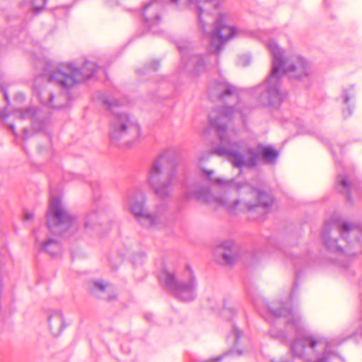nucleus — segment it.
I'll return each instance as SVG.
<instances>
[{"label":"nucleus","mask_w":362,"mask_h":362,"mask_svg":"<svg viewBox=\"0 0 362 362\" xmlns=\"http://www.w3.org/2000/svg\"><path fill=\"white\" fill-rule=\"evenodd\" d=\"M211 96L217 97L224 103L218 112L209 115L211 127L216 129L219 144L213 146V152L220 156L226 157L230 163L240 170L243 168L255 167L262 159L265 164H274L279 157V152L270 146L258 144L257 148H247L243 142L235 141L230 132L226 130L227 122L238 119L244 122L247 109L240 110L239 95L235 87L224 79L211 85L209 89Z\"/></svg>","instance_id":"obj_1"},{"label":"nucleus","mask_w":362,"mask_h":362,"mask_svg":"<svg viewBox=\"0 0 362 362\" xmlns=\"http://www.w3.org/2000/svg\"><path fill=\"white\" fill-rule=\"evenodd\" d=\"M172 4L188 3L198 15L199 24L204 37L209 42V54L204 57L194 54L188 42L177 45L180 55V66L193 75H199L217 64L216 55L222 49L225 42L238 35V30L233 25L235 16L222 8L219 0H169Z\"/></svg>","instance_id":"obj_2"},{"label":"nucleus","mask_w":362,"mask_h":362,"mask_svg":"<svg viewBox=\"0 0 362 362\" xmlns=\"http://www.w3.org/2000/svg\"><path fill=\"white\" fill-rule=\"evenodd\" d=\"M203 175L211 185L234 191L242 196L248 195L250 197H255L257 200L254 203L249 201L242 203L240 199H230L228 194L223 196H215L208 189L202 187L200 183L189 184L185 180L182 185L186 199H194L215 207H223L231 214L247 211L248 218L252 221L264 216L272 203L273 199L269 194L252 187L246 182L240 181L239 177L233 179L214 177V170H203Z\"/></svg>","instance_id":"obj_3"},{"label":"nucleus","mask_w":362,"mask_h":362,"mask_svg":"<svg viewBox=\"0 0 362 362\" xmlns=\"http://www.w3.org/2000/svg\"><path fill=\"white\" fill-rule=\"evenodd\" d=\"M254 305L267 320L274 317L291 324L294 327L296 333L289 348L294 358L303 362H331L337 357L327 337L319 333L304 330L303 320L296 310L290 309L280 301L268 304L259 299L254 300Z\"/></svg>","instance_id":"obj_4"},{"label":"nucleus","mask_w":362,"mask_h":362,"mask_svg":"<svg viewBox=\"0 0 362 362\" xmlns=\"http://www.w3.org/2000/svg\"><path fill=\"white\" fill-rule=\"evenodd\" d=\"M266 46L272 56L271 74L266 81L252 89V94L263 106L277 107L283 100L281 78L286 74L291 79L305 81L311 76L309 63L298 54L285 55L284 50L270 39Z\"/></svg>","instance_id":"obj_5"},{"label":"nucleus","mask_w":362,"mask_h":362,"mask_svg":"<svg viewBox=\"0 0 362 362\" xmlns=\"http://www.w3.org/2000/svg\"><path fill=\"white\" fill-rule=\"evenodd\" d=\"M47 225L49 233L41 230L35 232V245L51 257L62 254V247L56 235L69 238L78 230V221L74 218L59 196L50 194L49 209L47 212Z\"/></svg>","instance_id":"obj_6"},{"label":"nucleus","mask_w":362,"mask_h":362,"mask_svg":"<svg viewBox=\"0 0 362 362\" xmlns=\"http://www.w3.org/2000/svg\"><path fill=\"white\" fill-rule=\"evenodd\" d=\"M98 66L90 61H86L79 69L72 63L62 64L54 70L51 62L45 68V75L50 82H57L64 91L54 100V95L49 91L43 90L38 95L42 104L53 109H60L66 105L63 102L69 98L68 90L76 83L90 78L96 72Z\"/></svg>","instance_id":"obj_7"},{"label":"nucleus","mask_w":362,"mask_h":362,"mask_svg":"<svg viewBox=\"0 0 362 362\" xmlns=\"http://www.w3.org/2000/svg\"><path fill=\"white\" fill-rule=\"evenodd\" d=\"M360 230L345 221L338 214H334L329 219L325 221L321 237L327 250L336 255L337 258H331V261L340 262L346 258L347 255H356L362 252V230L360 237L353 243L356 251L345 250L344 243H348V235H356Z\"/></svg>","instance_id":"obj_8"},{"label":"nucleus","mask_w":362,"mask_h":362,"mask_svg":"<svg viewBox=\"0 0 362 362\" xmlns=\"http://www.w3.org/2000/svg\"><path fill=\"white\" fill-rule=\"evenodd\" d=\"M102 100L114 115L109 129L110 140L113 142L122 140L129 146L137 143L142 137L141 127L137 120L127 112H115V107L122 105L115 97L104 95Z\"/></svg>","instance_id":"obj_9"},{"label":"nucleus","mask_w":362,"mask_h":362,"mask_svg":"<svg viewBox=\"0 0 362 362\" xmlns=\"http://www.w3.org/2000/svg\"><path fill=\"white\" fill-rule=\"evenodd\" d=\"M159 281L165 285L180 300L190 301L197 296V281L189 266H186L176 273L164 268L160 274Z\"/></svg>","instance_id":"obj_10"},{"label":"nucleus","mask_w":362,"mask_h":362,"mask_svg":"<svg viewBox=\"0 0 362 362\" xmlns=\"http://www.w3.org/2000/svg\"><path fill=\"white\" fill-rule=\"evenodd\" d=\"M165 163V156L163 154L159 156L150 167L147 177L148 185L160 198H165L169 195L171 186L176 180V172L174 170H167Z\"/></svg>","instance_id":"obj_11"},{"label":"nucleus","mask_w":362,"mask_h":362,"mask_svg":"<svg viewBox=\"0 0 362 362\" xmlns=\"http://www.w3.org/2000/svg\"><path fill=\"white\" fill-rule=\"evenodd\" d=\"M145 194L140 189L129 193L126 199L129 210L142 226L146 228L161 226L165 219L163 215L148 214L145 209Z\"/></svg>","instance_id":"obj_12"},{"label":"nucleus","mask_w":362,"mask_h":362,"mask_svg":"<svg viewBox=\"0 0 362 362\" xmlns=\"http://www.w3.org/2000/svg\"><path fill=\"white\" fill-rule=\"evenodd\" d=\"M229 339L233 343L230 351L221 356L211 358L203 362H220L229 356H241L251 348V341L249 337L237 327L232 329Z\"/></svg>","instance_id":"obj_13"},{"label":"nucleus","mask_w":362,"mask_h":362,"mask_svg":"<svg viewBox=\"0 0 362 362\" xmlns=\"http://www.w3.org/2000/svg\"><path fill=\"white\" fill-rule=\"evenodd\" d=\"M161 3L157 0H151L146 4L143 8V17L148 28L153 33H158L157 27L160 24L162 18L160 16Z\"/></svg>","instance_id":"obj_14"},{"label":"nucleus","mask_w":362,"mask_h":362,"mask_svg":"<svg viewBox=\"0 0 362 362\" xmlns=\"http://www.w3.org/2000/svg\"><path fill=\"white\" fill-rule=\"evenodd\" d=\"M221 255V262L226 264H233L238 257V248L232 241L223 243L218 248Z\"/></svg>","instance_id":"obj_15"},{"label":"nucleus","mask_w":362,"mask_h":362,"mask_svg":"<svg viewBox=\"0 0 362 362\" xmlns=\"http://www.w3.org/2000/svg\"><path fill=\"white\" fill-rule=\"evenodd\" d=\"M100 216L98 211H92L88 213L83 222V230L89 234L93 235L99 233L100 229Z\"/></svg>","instance_id":"obj_16"},{"label":"nucleus","mask_w":362,"mask_h":362,"mask_svg":"<svg viewBox=\"0 0 362 362\" xmlns=\"http://www.w3.org/2000/svg\"><path fill=\"white\" fill-rule=\"evenodd\" d=\"M49 325L51 332L53 335L57 336L61 334L64 328V319L61 311H52L49 315Z\"/></svg>","instance_id":"obj_17"},{"label":"nucleus","mask_w":362,"mask_h":362,"mask_svg":"<svg viewBox=\"0 0 362 362\" xmlns=\"http://www.w3.org/2000/svg\"><path fill=\"white\" fill-rule=\"evenodd\" d=\"M94 290L99 293V297L104 299L112 300L116 296L114 286L110 284H104L100 281H95Z\"/></svg>","instance_id":"obj_18"},{"label":"nucleus","mask_w":362,"mask_h":362,"mask_svg":"<svg viewBox=\"0 0 362 362\" xmlns=\"http://www.w3.org/2000/svg\"><path fill=\"white\" fill-rule=\"evenodd\" d=\"M337 183L339 191L346 195L348 198H349L351 191L356 190V189L351 186L345 175H339L337 177ZM356 191L359 193V189H356Z\"/></svg>","instance_id":"obj_19"},{"label":"nucleus","mask_w":362,"mask_h":362,"mask_svg":"<svg viewBox=\"0 0 362 362\" xmlns=\"http://www.w3.org/2000/svg\"><path fill=\"white\" fill-rule=\"evenodd\" d=\"M40 110L30 107L19 110L17 112V115L21 119H30L33 120V122H34L36 119L40 118Z\"/></svg>","instance_id":"obj_20"},{"label":"nucleus","mask_w":362,"mask_h":362,"mask_svg":"<svg viewBox=\"0 0 362 362\" xmlns=\"http://www.w3.org/2000/svg\"><path fill=\"white\" fill-rule=\"evenodd\" d=\"M355 95V87L354 85H349L343 88L341 97L344 103L348 105L349 100L353 98Z\"/></svg>","instance_id":"obj_21"},{"label":"nucleus","mask_w":362,"mask_h":362,"mask_svg":"<svg viewBox=\"0 0 362 362\" xmlns=\"http://www.w3.org/2000/svg\"><path fill=\"white\" fill-rule=\"evenodd\" d=\"M46 0H32L30 1V7L32 10L36 13L44 8Z\"/></svg>","instance_id":"obj_22"},{"label":"nucleus","mask_w":362,"mask_h":362,"mask_svg":"<svg viewBox=\"0 0 362 362\" xmlns=\"http://www.w3.org/2000/svg\"><path fill=\"white\" fill-rule=\"evenodd\" d=\"M250 62V57L247 55H244L240 57L238 63L242 66H247Z\"/></svg>","instance_id":"obj_23"},{"label":"nucleus","mask_w":362,"mask_h":362,"mask_svg":"<svg viewBox=\"0 0 362 362\" xmlns=\"http://www.w3.org/2000/svg\"><path fill=\"white\" fill-rule=\"evenodd\" d=\"M269 334L272 337L279 339H283L286 337L285 333L282 331L279 332L278 334H276L273 329H271Z\"/></svg>","instance_id":"obj_24"},{"label":"nucleus","mask_w":362,"mask_h":362,"mask_svg":"<svg viewBox=\"0 0 362 362\" xmlns=\"http://www.w3.org/2000/svg\"><path fill=\"white\" fill-rule=\"evenodd\" d=\"M352 114V108L349 105L346 109L343 110V115L344 117H349Z\"/></svg>","instance_id":"obj_25"},{"label":"nucleus","mask_w":362,"mask_h":362,"mask_svg":"<svg viewBox=\"0 0 362 362\" xmlns=\"http://www.w3.org/2000/svg\"><path fill=\"white\" fill-rule=\"evenodd\" d=\"M25 218L28 221H32L34 218V214L33 212L26 211L25 213Z\"/></svg>","instance_id":"obj_26"},{"label":"nucleus","mask_w":362,"mask_h":362,"mask_svg":"<svg viewBox=\"0 0 362 362\" xmlns=\"http://www.w3.org/2000/svg\"><path fill=\"white\" fill-rule=\"evenodd\" d=\"M158 66H159V63L158 62H153L151 64L150 67L153 70H156L158 69Z\"/></svg>","instance_id":"obj_27"},{"label":"nucleus","mask_w":362,"mask_h":362,"mask_svg":"<svg viewBox=\"0 0 362 362\" xmlns=\"http://www.w3.org/2000/svg\"><path fill=\"white\" fill-rule=\"evenodd\" d=\"M16 99L18 100H23L24 99V95L22 93H18L16 95Z\"/></svg>","instance_id":"obj_28"},{"label":"nucleus","mask_w":362,"mask_h":362,"mask_svg":"<svg viewBox=\"0 0 362 362\" xmlns=\"http://www.w3.org/2000/svg\"><path fill=\"white\" fill-rule=\"evenodd\" d=\"M108 4L110 6H113L114 5L117 4V0H110V2H108Z\"/></svg>","instance_id":"obj_29"},{"label":"nucleus","mask_w":362,"mask_h":362,"mask_svg":"<svg viewBox=\"0 0 362 362\" xmlns=\"http://www.w3.org/2000/svg\"><path fill=\"white\" fill-rule=\"evenodd\" d=\"M139 257L140 262H142L144 259V255L143 254H140L139 255Z\"/></svg>","instance_id":"obj_30"},{"label":"nucleus","mask_w":362,"mask_h":362,"mask_svg":"<svg viewBox=\"0 0 362 362\" xmlns=\"http://www.w3.org/2000/svg\"><path fill=\"white\" fill-rule=\"evenodd\" d=\"M272 362H293V360H288V361H272Z\"/></svg>","instance_id":"obj_31"},{"label":"nucleus","mask_w":362,"mask_h":362,"mask_svg":"<svg viewBox=\"0 0 362 362\" xmlns=\"http://www.w3.org/2000/svg\"><path fill=\"white\" fill-rule=\"evenodd\" d=\"M331 151H332V152L333 155H334V156H335V154L337 153V152H336V151H335L332 147L331 148Z\"/></svg>","instance_id":"obj_32"},{"label":"nucleus","mask_w":362,"mask_h":362,"mask_svg":"<svg viewBox=\"0 0 362 362\" xmlns=\"http://www.w3.org/2000/svg\"><path fill=\"white\" fill-rule=\"evenodd\" d=\"M257 37H259V39H261V40H264V39L262 38V35H257Z\"/></svg>","instance_id":"obj_33"},{"label":"nucleus","mask_w":362,"mask_h":362,"mask_svg":"<svg viewBox=\"0 0 362 362\" xmlns=\"http://www.w3.org/2000/svg\"><path fill=\"white\" fill-rule=\"evenodd\" d=\"M10 129L12 130V132L14 131V126L13 125H11L10 126Z\"/></svg>","instance_id":"obj_34"},{"label":"nucleus","mask_w":362,"mask_h":362,"mask_svg":"<svg viewBox=\"0 0 362 362\" xmlns=\"http://www.w3.org/2000/svg\"><path fill=\"white\" fill-rule=\"evenodd\" d=\"M133 263H134V264H136V260L135 259H134V260H133Z\"/></svg>","instance_id":"obj_35"},{"label":"nucleus","mask_w":362,"mask_h":362,"mask_svg":"<svg viewBox=\"0 0 362 362\" xmlns=\"http://www.w3.org/2000/svg\"><path fill=\"white\" fill-rule=\"evenodd\" d=\"M204 158H200V161L203 160Z\"/></svg>","instance_id":"obj_36"}]
</instances>
